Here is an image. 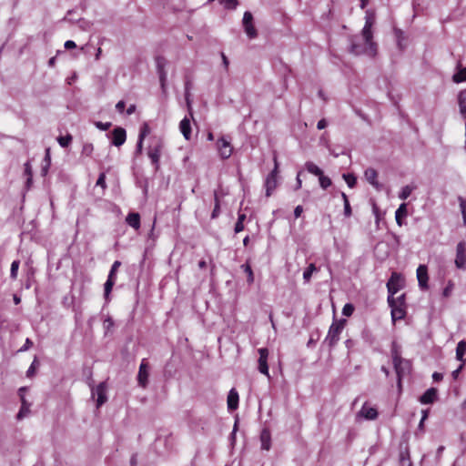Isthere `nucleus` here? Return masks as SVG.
I'll list each match as a JSON object with an SVG mask.
<instances>
[{"mask_svg":"<svg viewBox=\"0 0 466 466\" xmlns=\"http://www.w3.org/2000/svg\"><path fill=\"white\" fill-rule=\"evenodd\" d=\"M365 24L361 30V35L364 40V46H360L357 44L350 46V52L356 56L367 55L374 57L377 55V44L373 41L372 27L375 24V12L371 9L365 11Z\"/></svg>","mask_w":466,"mask_h":466,"instance_id":"f257e3e1","label":"nucleus"},{"mask_svg":"<svg viewBox=\"0 0 466 466\" xmlns=\"http://www.w3.org/2000/svg\"><path fill=\"white\" fill-rule=\"evenodd\" d=\"M405 294H401L397 298L388 296V303L391 309V319L395 323L397 320L402 319L406 316Z\"/></svg>","mask_w":466,"mask_h":466,"instance_id":"f03ea898","label":"nucleus"},{"mask_svg":"<svg viewBox=\"0 0 466 466\" xmlns=\"http://www.w3.org/2000/svg\"><path fill=\"white\" fill-rule=\"evenodd\" d=\"M346 319H341L339 321H334L329 329L328 335L325 338L324 342L328 344L329 349H333L338 341L339 340V335L342 332Z\"/></svg>","mask_w":466,"mask_h":466,"instance_id":"7ed1b4c3","label":"nucleus"},{"mask_svg":"<svg viewBox=\"0 0 466 466\" xmlns=\"http://www.w3.org/2000/svg\"><path fill=\"white\" fill-rule=\"evenodd\" d=\"M164 147V142L161 138L154 137L152 143L148 147L147 155L152 164L155 166L156 170L159 168V160L161 152Z\"/></svg>","mask_w":466,"mask_h":466,"instance_id":"20e7f679","label":"nucleus"},{"mask_svg":"<svg viewBox=\"0 0 466 466\" xmlns=\"http://www.w3.org/2000/svg\"><path fill=\"white\" fill-rule=\"evenodd\" d=\"M393 367L398 377V386L401 387V379L405 375L409 374L411 364L408 360L403 358L393 362Z\"/></svg>","mask_w":466,"mask_h":466,"instance_id":"39448f33","label":"nucleus"},{"mask_svg":"<svg viewBox=\"0 0 466 466\" xmlns=\"http://www.w3.org/2000/svg\"><path fill=\"white\" fill-rule=\"evenodd\" d=\"M454 263L458 269H466V242L464 240L457 244Z\"/></svg>","mask_w":466,"mask_h":466,"instance_id":"423d86ee","label":"nucleus"},{"mask_svg":"<svg viewBox=\"0 0 466 466\" xmlns=\"http://www.w3.org/2000/svg\"><path fill=\"white\" fill-rule=\"evenodd\" d=\"M279 169V163L278 158L275 156L274 157V168L270 172V174L267 177L265 181V187H266V194L267 196H269L271 192L276 188L277 187V174Z\"/></svg>","mask_w":466,"mask_h":466,"instance_id":"0eeeda50","label":"nucleus"},{"mask_svg":"<svg viewBox=\"0 0 466 466\" xmlns=\"http://www.w3.org/2000/svg\"><path fill=\"white\" fill-rule=\"evenodd\" d=\"M149 365L146 359H143L137 373V383L143 389L147 388L148 385V377H149Z\"/></svg>","mask_w":466,"mask_h":466,"instance_id":"6e6552de","label":"nucleus"},{"mask_svg":"<svg viewBox=\"0 0 466 466\" xmlns=\"http://www.w3.org/2000/svg\"><path fill=\"white\" fill-rule=\"evenodd\" d=\"M243 26L247 35L252 39L258 35L257 30L253 25V15L249 11H246L243 15Z\"/></svg>","mask_w":466,"mask_h":466,"instance_id":"1a4fd4ad","label":"nucleus"},{"mask_svg":"<svg viewBox=\"0 0 466 466\" xmlns=\"http://www.w3.org/2000/svg\"><path fill=\"white\" fill-rule=\"evenodd\" d=\"M217 147L219 156L223 159H227L232 155L233 147L230 144V141L227 140L225 137L218 139Z\"/></svg>","mask_w":466,"mask_h":466,"instance_id":"9d476101","label":"nucleus"},{"mask_svg":"<svg viewBox=\"0 0 466 466\" xmlns=\"http://www.w3.org/2000/svg\"><path fill=\"white\" fill-rule=\"evenodd\" d=\"M97 396L96 399V407H101L104 403L106 402V382L99 383L95 389H92V396Z\"/></svg>","mask_w":466,"mask_h":466,"instance_id":"9b49d317","label":"nucleus"},{"mask_svg":"<svg viewBox=\"0 0 466 466\" xmlns=\"http://www.w3.org/2000/svg\"><path fill=\"white\" fill-rule=\"evenodd\" d=\"M400 281V275L396 272H393L390 276V279L387 282L389 296L394 297V295L400 290V289L401 288Z\"/></svg>","mask_w":466,"mask_h":466,"instance_id":"f8f14e48","label":"nucleus"},{"mask_svg":"<svg viewBox=\"0 0 466 466\" xmlns=\"http://www.w3.org/2000/svg\"><path fill=\"white\" fill-rule=\"evenodd\" d=\"M258 370L260 373L269 377L268 366V350L267 348H260L258 349Z\"/></svg>","mask_w":466,"mask_h":466,"instance_id":"ddd939ff","label":"nucleus"},{"mask_svg":"<svg viewBox=\"0 0 466 466\" xmlns=\"http://www.w3.org/2000/svg\"><path fill=\"white\" fill-rule=\"evenodd\" d=\"M417 279L419 287L422 290H427L429 289L428 280V268L426 265H420L417 268Z\"/></svg>","mask_w":466,"mask_h":466,"instance_id":"4468645a","label":"nucleus"},{"mask_svg":"<svg viewBox=\"0 0 466 466\" xmlns=\"http://www.w3.org/2000/svg\"><path fill=\"white\" fill-rule=\"evenodd\" d=\"M156 66L157 74L159 76V80L161 84V87L164 89L166 86L167 81V71H166V66H167V60L164 56H157L156 57Z\"/></svg>","mask_w":466,"mask_h":466,"instance_id":"2eb2a0df","label":"nucleus"},{"mask_svg":"<svg viewBox=\"0 0 466 466\" xmlns=\"http://www.w3.org/2000/svg\"><path fill=\"white\" fill-rule=\"evenodd\" d=\"M127 139V133L123 127H116L111 133V143L116 147L122 146Z\"/></svg>","mask_w":466,"mask_h":466,"instance_id":"dca6fc26","label":"nucleus"},{"mask_svg":"<svg viewBox=\"0 0 466 466\" xmlns=\"http://www.w3.org/2000/svg\"><path fill=\"white\" fill-rule=\"evenodd\" d=\"M26 390H27L26 387H21L18 390V395L20 397L21 403H22L20 410L18 411L17 416H16L18 420L23 419L30 411V410H29L30 403H28L26 401L25 397V392Z\"/></svg>","mask_w":466,"mask_h":466,"instance_id":"f3484780","label":"nucleus"},{"mask_svg":"<svg viewBox=\"0 0 466 466\" xmlns=\"http://www.w3.org/2000/svg\"><path fill=\"white\" fill-rule=\"evenodd\" d=\"M358 416L363 417L369 420H373L377 419L378 411L375 408L369 407L367 403H364L360 410L359 411Z\"/></svg>","mask_w":466,"mask_h":466,"instance_id":"a211bd4d","label":"nucleus"},{"mask_svg":"<svg viewBox=\"0 0 466 466\" xmlns=\"http://www.w3.org/2000/svg\"><path fill=\"white\" fill-rule=\"evenodd\" d=\"M438 390L435 388L428 389L420 397V401L422 404H431L437 399Z\"/></svg>","mask_w":466,"mask_h":466,"instance_id":"6ab92c4d","label":"nucleus"},{"mask_svg":"<svg viewBox=\"0 0 466 466\" xmlns=\"http://www.w3.org/2000/svg\"><path fill=\"white\" fill-rule=\"evenodd\" d=\"M238 400H239V397H238V391L234 388L231 389L228 392V400H227L228 409L229 410H237L238 407Z\"/></svg>","mask_w":466,"mask_h":466,"instance_id":"aec40b11","label":"nucleus"},{"mask_svg":"<svg viewBox=\"0 0 466 466\" xmlns=\"http://www.w3.org/2000/svg\"><path fill=\"white\" fill-rule=\"evenodd\" d=\"M261 449L269 451L271 448V434L268 428H264L260 432Z\"/></svg>","mask_w":466,"mask_h":466,"instance_id":"412c9836","label":"nucleus"},{"mask_svg":"<svg viewBox=\"0 0 466 466\" xmlns=\"http://www.w3.org/2000/svg\"><path fill=\"white\" fill-rule=\"evenodd\" d=\"M364 177L370 185H372L376 188H380V186L378 181V173L374 168H367L364 172Z\"/></svg>","mask_w":466,"mask_h":466,"instance_id":"4be33fe9","label":"nucleus"},{"mask_svg":"<svg viewBox=\"0 0 466 466\" xmlns=\"http://www.w3.org/2000/svg\"><path fill=\"white\" fill-rule=\"evenodd\" d=\"M126 222L134 229H138L140 228V215L137 212H130L126 218Z\"/></svg>","mask_w":466,"mask_h":466,"instance_id":"5701e85b","label":"nucleus"},{"mask_svg":"<svg viewBox=\"0 0 466 466\" xmlns=\"http://www.w3.org/2000/svg\"><path fill=\"white\" fill-rule=\"evenodd\" d=\"M179 129L183 137L189 140L191 137V126L190 121L187 117H184L179 123Z\"/></svg>","mask_w":466,"mask_h":466,"instance_id":"b1692460","label":"nucleus"},{"mask_svg":"<svg viewBox=\"0 0 466 466\" xmlns=\"http://www.w3.org/2000/svg\"><path fill=\"white\" fill-rule=\"evenodd\" d=\"M452 81L457 84L466 82V67L459 64L457 66V72L452 76Z\"/></svg>","mask_w":466,"mask_h":466,"instance_id":"393cba45","label":"nucleus"},{"mask_svg":"<svg viewBox=\"0 0 466 466\" xmlns=\"http://www.w3.org/2000/svg\"><path fill=\"white\" fill-rule=\"evenodd\" d=\"M408 206H399V208L395 212L396 222L399 226L403 225V219L408 216Z\"/></svg>","mask_w":466,"mask_h":466,"instance_id":"a878e982","label":"nucleus"},{"mask_svg":"<svg viewBox=\"0 0 466 466\" xmlns=\"http://www.w3.org/2000/svg\"><path fill=\"white\" fill-rule=\"evenodd\" d=\"M466 352V341L461 340L456 347V359L460 361H461L463 364L465 362V360L463 359V356Z\"/></svg>","mask_w":466,"mask_h":466,"instance_id":"bb28decb","label":"nucleus"},{"mask_svg":"<svg viewBox=\"0 0 466 466\" xmlns=\"http://www.w3.org/2000/svg\"><path fill=\"white\" fill-rule=\"evenodd\" d=\"M115 282H116V279L107 278V279L104 285V297H105L106 300H109V295L112 291Z\"/></svg>","mask_w":466,"mask_h":466,"instance_id":"cd10ccee","label":"nucleus"},{"mask_svg":"<svg viewBox=\"0 0 466 466\" xmlns=\"http://www.w3.org/2000/svg\"><path fill=\"white\" fill-rule=\"evenodd\" d=\"M305 168L307 171L318 177L323 173V171L313 162H307L305 164Z\"/></svg>","mask_w":466,"mask_h":466,"instance_id":"c85d7f7f","label":"nucleus"},{"mask_svg":"<svg viewBox=\"0 0 466 466\" xmlns=\"http://www.w3.org/2000/svg\"><path fill=\"white\" fill-rule=\"evenodd\" d=\"M400 463L401 466H411L412 465V463L410 461V452L407 449L405 451H400Z\"/></svg>","mask_w":466,"mask_h":466,"instance_id":"c756f323","label":"nucleus"},{"mask_svg":"<svg viewBox=\"0 0 466 466\" xmlns=\"http://www.w3.org/2000/svg\"><path fill=\"white\" fill-rule=\"evenodd\" d=\"M416 187L413 186V185H408V186H405L404 187H402L401 191L400 192V195H399V198L400 200H405L407 199L411 192L413 191V189L415 188Z\"/></svg>","mask_w":466,"mask_h":466,"instance_id":"7c9ffc66","label":"nucleus"},{"mask_svg":"<svg viewBox=\"0 0 466 466\" xmlns=\"http://www.w3.org/2000/svg\"><path fill=\"white\" fill-rule=\"evenodd\" d=\"M316 270H317V268L313 263L309 265V267L305 269V271L303 273V279H304L305 282H309L310 280V278H311L313 272H315Z\"/></svg>","mask_w":466,"mask_h":466,"instance_id":"2f4dec72","label":"nucleus"},{"mask_svg":"<svg viewBox=\"0 0 466 466\" xmlns=\"http://www.w3.org/2000/svg\"><path fill=\"white\" fill-rule=\"evenodd\" d=\"M38 366H39V362L37 360V358L35 357L34 359L33 362L31 363L30 367L28 368L27 371H26V377L27 378L34 377V375L35 374V370L38 368Z\"/></svg>","mask_w":466,"mask_h":466,"instance_id":"473e14b6","label":"nucleus"},{"mask_svg":"<svg viewBox=\"0 0 466 466\" xmlns=\"http://www.w3.org/2000/svg\"><path fill=\"white\" fill-rule=\"evenodd\" d=\"M72 139L73 138L71 135H66L65 137H58L57 142L62 147H66L71 144Z\"/></svg>","mask_w":466,"mask_h":466,"instance_id":"72a5a7b5","label":"nucleus"},{"mask_svg":"<svg viewBox=\"0 0 466 466\" xmlns=\"http://www.w3.org/2000/svg\"><path fill=\"white\" fill-rule=\"evenodd\" d=\"M20 261L19 260H14L11 264L10 268V277L13 279H15L17 278V272L19 268Z\"/></svg>","mask_w":466,"mask_h":466,"instance_id":"f704fd0d","label":"nucleus"},{"mask_svg":"<svg viewBox=\"0 0 466 466\" xmlns=\"http://www.w3.org/2000/svg\"><path fill=\"white\" fill-rule=\"evenodd\" d=\"M343 178L350 187H355L357 178L353 174H343Z\"/></svg>","mask_w":466,"mask_h":466,"instance_id":"c9c22d12","label":"nucleus"},{"mask_svg":"<svg viewBox=\"0 0 466 466\" xmlns=\"http://www.w3.org/2000/svg\"><path fill=\"white\" fill-rule=\"evenodd\" d=\"M219 3L227 9H236L238 5V0H219Z\"/></svg>","mask_w":466,"mask_h":466,"instance_id":"e433bc0d","label":"nucleus"},{"mask_svg":"<svg viewBox=\"0 0 466 466\" xmlns=\"http://www.w3.org/2000/svg\"><path fill=\"white\" fill-rule=\"evenodd\" d=\"M319 180L320 187L324 189L328 188L331 185V179L329 177L324 176L323 173L319 177Z\"/></svg>","mask_w":466,"mask_h":466,"instance_id":"4c0bfd02","label":"nucleus"},{"mask_svg":"<svg viewBox=\"0 0 466 466\" xmlns=\"http://www.w3.org/2000/svg\"><path fill=\"white\" fill-rule=\"evenodd\" d=\"M121 266V262L119 260H116L111 268H110V271H109V274H108V277L107 278H111L113 279H116V272H117V269L118 268Z\"/></svg>","mask_w":466,"mask_h":466,"instance_id":"58836bf2","label":"nucleus"},{"mask_svg":"<svg viewBox=\"0 0 466 466\" xmlns=\"http://www.w3.org/2000/svg\"><path fill=\"white\" fill-rule=\"evenodd\" d=\"M94 151V146L91 143H86L84 144L82 147V155L90 157Z\"/></svg>","mask_w":466,"mask_h":466,"instance_id":"ea45409f","label":"nucleus"},{"mask_svg":"<svg viewBox=\"0 0 466 466\" xmlns=\"http://www.w3.org/2000/svg\"><path fill=\"white\" fill-rule=\"evenodd\" d=\"M150 133V127L147 123H144L140 128L138 138L145 139V137Z\"/></svg>","mask_w":466,"mask_h":466,"instance_id":"a19ab883","label":"nucleus"},{"mask_svg":"<svg viewBox=\"0 0 466 466\" xmlns=\"http://www.w3.org/2000/svg\"><path fill=\"white\" fill-rule=\"evenodd\" d=\"M354 311V306L350 303H347L344 305L342 309V314L346 317H350Z\"/></svg>","mask_w":466,"mask_h":466,"instance_id":"79ce46f5","label":"nucleus"},{"mask_svg":"<svg viewBox=\"0 0 466 466\" xmlns=\"http://www.w3.org/2000/svg\"><path fill=\"white\" fill-rule=\"evenodd\" d=\"M453 288H454L453 282L451 280H449L447 286L444 288V289L442 291L443 297H445V298L450 297L453 290Z\"/></svg>","mask_w":466,"mask_h":466,"instance_id":"37998d69","label":"nucleus"},{"mask_svg":"<svg viewBox=\"0 0 466 466\" xmlns=\"http://www.w3.org/2000/svg\"><path fill=\"white\" fill-rule=\"evenodd\" d=\"M242 268L244 269V271L248 274V281L249 283H252L253 280H254V278H253V272H252V269H251V267L248 265V264H244L242 265Z\"/></svg>","mask_w":466,"mask_h":466,"instance_id":"c03bdc74","label":"nucleus"},{"mask_svg":"<svg viewBox=\"0 0 466 466\" xmlns=\"http://www.w3.org/2000/svg\"><path fill=\"white\" fill-rule=\"evenodd\" d=\"M391 357H392V362L401 359V356L399 352L398 347L396 346L395 343H393L392 348H391Z\"/></svg>","mask_w":466,"mask_h":466,"instance_id":"a18cd8bd","label":"nucleus"},{"mask_svg":"<svg viewBox=\"0 0 466 466\" xmlns=\"http://www.w3.org/2000/svg\"><path fill=\"white\" fill-rule=\"evenodd\" d=\"M25 174L27 177V182H30L32 180L33 172L29 162L25 164Z\"/></svg>","mask_w":466,"mask_h":466,"instance_id":"49530a36","label":"nucleus"},{"mask_svg":"<svg viewBox=\"0 0 466 466\" xmlns=\"http://www.w3.org/2000/svg\"><path fill=\"white\" fill-rule=\"evenodd\" d=\"M96 186L101 187L103 189L106 187V175L105 173H101L96 180Z\"/></svg>","mask_w":466,"mask_h":466,"instance_id":"de8ad7c7","label":"nucleus"},{"mask_svg":"<svg viewBox=\"0 0 466 466\" xmlns=\"http://www.w3.org/2000/svg\"><path fill=\"white\" fill-rule=\"evenodd\" d=\"M111 125L112 124L110 122L103 123V122L97 121L95 123V126L100 130H107L111 127Z\"/></svg>","mask_w":466,"mask_h":466,"instance_id":"09e8293b","label":"nucleus"},{"mask_svg":"<svg viewBox=\"0 0 466 466\" xmlns=\"http://www.w3.org/2000/svg\"><path fill=\"white\" fill-rule=\"evenodd\" d=\"M113 326H114V321H113V319H112L110 317H107V318L104 320V329H105L106 331H109Z\"/></svg>","mask_w":466,"mask_h":466,"instance_id":"8fccbe9b","label":"nucleus"},{"mask_svg":"<svg viewBox=\"0 0 466 466\" xmlns=\"http://www.w3.org/2000/svg\"><path fill=\"white\" fill-rule=\"evenodd\" d=\"M238 420L237 419L235 420V424H234V427H233V431L230 434V441H231V444L234 445L235 441H236V432L238 431Z\"/></svg>","mask_w":466,"mask_h":466,"instance_id":"3c124183","label":"nucleus"},{"mask_svg":"<svg viewBox=\"0 0 466 466\" xmlns=\"http://www.w3.org/2000/svg\"><path fill=\"white\" fill-rule=\"evenodd\" d=\"M33 346V341L30 339H26L25 344L21 347L19 351L28 350Z\"/></svg>","mask_w":466,"mask_h":466,"instance_id":"603ef678","label":"nucleus"},{"mask_svg":"<svg viewBox=\"0 0 466 466\" xmlns=\"http://www.w3.org/2000/svg\"><path fill=\"white\" fill-rule=\"evenodd\" d=\"M125 106H126V103L121 100V101H118L116 105V109L119 112V113H123L124 112V109H125Z\"/></svg>","mask_w":466,"mask_h":466,"instance_id":"864d4df0","label":"nucleus"},{"mask_svg":"<svg viewBox=\"0 0 466 466\" xmlns=\"http://www.w3.org/2000/svg\"><path fill=\"white\" fill-rule=\"evenodd\" d=\"M244 229V224L241 221H237L235 224L234 230L236 233H239Z\"/></svg>","mask_w":466,"mask_h":466,"instance_id":"5fc2aeb1","label":"nucleus"},{"mask_svg":"<svg viewBox=\"0 0 466 466\" xmlns=\"http://www.w3.org/2000/svg\"><path fill=\"white\" fill-rule=\"evenodd\" d=\"M76 46V43L72 40H67L66 41L65 43V48L66 49H72V48H75Z\"/></svg>","mask_w":466,"mask_h":466,"instance_id":"6e6d98bb","label":"nucleus"},{"mask_svg":"<svg viewBox=\"0 0 466 466\" xmlns=\"http://www.w3.org/2000/svg\"><path fill=\"white\" fill-rule=\"evenodd\" d=\"M463 365H464V364H463V363H461V364L459 366V368H458L457 370H453V371H452L451 375H452V378H453L454 380H456V379L458 378V375H459V373L461 372V370H462Z\"/></svg>","mask_w":466,"mask_h":466,"instance_id":"4d7b16f0","label":"nucleus"},{"mask_svg":"<svg viewBox=\"0 0 466 466\" xmlns=\"http://www.w3.org/2000/svg\"><path fill=\"white\" fill-rule=\"evenodd\" d=\"M220 212V206H215L212 213H211V218H216Z\"/></svg>","mask_w":466,"mask_h":466,"instance_id":"13d9d810","label":"nucleus"},{"mask_svg":"<svg viewBox=\"0 0 466 466\" xmlns=\"http://www.w3.org/2000/svg\"><path fill=\"white\" fill-rule=\"evenodd\" d=\"M303 212L302 206H296V208L294 210V216L295 218L300 217L301 213Z\"/></svg>","mask_w":466,"mask_h":466,"instance_id":"bf43d9fd","label":"nucleus"},{"mask_svg":"<svg viewBox=\"0 0 466 466\" xmlns=\"http://www.w3.org/2000/svg\"><path fill=\"white\" fill-rule=\"evenodd\" d=\"M326 126H327V121L324 118L320 119L317 124L318 129H323L326 127Z\"/></svg>","mask_w":466,"mask_h":466,"instance_id":"052dcab7","label":"nucleus"},{"mask_svg":"<svg viewBox=\"0 0 466 466\" xmlns=\"http://www.w3.org/2000/svg\"><path fill=\"white\" fill-rule=\"evenodd\" d=\"M143 142H144V139L138 138L137 143V153H141L142 152Z\"/></svg>","mask_w":466,"mask_h":466,"instance_id":"680f3d73","label":"nucleus"},{"mask_svg":"<svg viewBox=\"0 0 466 466\" xmlns=\"http://www.w3.org/2000/svg\"><path fill=\"white\" fill-rule=\"evenodd\" d=\"M221 58H222V62H223V65H224L225 68L228 70L229 62H228V57L226 56V55L224 53H221Z\"/></svg>","mask_w":466,"mask_h":466,"instance_id":"e2e57ef3","label":"nucleus"},{"mask_svg":"<svg viewBox=\"0 0 466 466\" xmlns=\"http://www.w3.org/2000/svg\"><path fill=\"white\" fill-rule=\"evenodd\" d=\"M442 378H443V375L441 373L434 372L432 374V379L434 381H440L442 380Z\"/></svg>","mask_w":466,"mask_h":466,"instance_id":"0e129e2a","label":"nucleus"},{"mask_svg":"<svg viewBox=\"0 0 466 466\" xmlns=\"http://www.w3.org/2000/svg\"><path fill=\"white\" fill-rule=\"evenodd\" d=\"M344 215L350 217L351 215V206H344Z\"/></svg>","mask_w":466,"mask_h":466,"instance_id":"69168bd1","label":"nucleus"},{"mask_svg":"<svg viewBox=\"0 0 466 466\" xmlns=\"http://www.w3.org/2000/svg\"><path fill=\"white\" fill-rule=\"evenodd\" d=\"M461 208L463 224H464V226H466V206H461Z\"/></svg>","mask_w":466,"mask_h":466,"instance_id":"338daca9","label":"nucleus"},{"mask_svg":"<svg viewBox=\"0 0 466 466\" xmlns=\"http://www.w3.org/2000/svg\"><path fill=\"white\" fill-rule=\"evenodd\" d=\"M135 111H136V106L130 105L128 106V108L127 109V114L129 116V115H132Z\"/></svg>","mask_w":466,"mask_h":466,"instance_id":"774afa93","label":"nucleus"}]
</instances>
